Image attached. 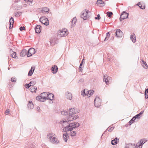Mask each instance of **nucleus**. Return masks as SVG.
Segmentation results:
<instances>
[{
	"instance_id": "obj_12",
	"label": "nucleus",
	"mask_w": 148,
	"mask_h": 148,
	"mask_svg": "<svg viewBox=\"0 0 148 148\" xmlns=\"http://www.w3.org/2000/svg\"><path fill=\"white\" fill-rule=\"evenodd\" d=\"M52 72L53 74L56 73L58 70V68L56 65L53 66L51 69Z\"/></svg>"
},
{
	"instance_id": "obj_2",
	"label": "nucleus",
	"mask_w": 148,
	"mask_h": 148,
	"mask_svg": "<svg viewBox=\"0 0 148 148\" xmlns=\"http://www.w3.org/2000/svg\"><path fill=\"white\" fill-rule=\"evenodd\" d=\"M47 93L46 92L41 93L40 95L36 97V99L39 101L44 102L47 99Z\"/></svg>"
},
{
	"instance_id": "obj_27",
	"label": "nucleus",
	"mask_w": 148,
	"mask_h": 148,
	"mask_svg": "<svg viewBox=\"0 0 148 148\" xmlns=\"http://www.w3.org/2000/svg\"><path fill=\"white\" fill-rule=\"evenodd\" d=\"M144 112V110H142L139 113L134 116L136 118V119H139L141 116L143 114Z\"/></svg>"
},
{
	"instance_id": "obj_11",
	"label": "nucleus",
	"mask_w": 148,
	"mask_h": 148,
	"mask_svg": "<svg viewBox=\"0 0 148 148\" xmlns=\"http://www.w3.org/2000/svg\"><path fill=\"white\" fill-rule=\"evenodd\" d=\"M41 26L39 25H37L35 27V32L37 34H39L41 32Z\"/></svg>"
},
{
	"instance_id": "obj_34",
	"label": "nucleus",
	"mask_w": 148,
	"mask_h": 148,
	"mask_svg": "<svg viewBox=\"0 0 148 148\" xmlns=\"http://www.w3.org/2000/svg\"><path fill=\"white\" fill-rule=\"evenodd\" d=\"M68 134H67V133L63 134V139L65 142H66L68 140L67 137L68 136Z\"/></svg>"
},
{
	"instance_id": "obj_46",
	"label": "nucleus",
	"mask_w": 148,
	"mask_h": 148,
	"mask_svg": "<svg viewBox=\"0 0 148 148\" xmlns=\"http://www.w3.org/2000/svg\"><path fill=\"white\" fill-rule=\"evenodd\" d=\"M137 148H142V146L140 143L138 142L136 144Z\"/></svg>"
},
{
	"instance_id": "obj_62",
	"label": "nucleus",
	"mask_w": 148,
	"mask_h": 148,
	"mask_svg": "<svg viewBox=\"0 0 148 148\" xmlns=\"http://www.w3.org/2000/svg\"><path fill=\"white\" fill-rule=\"evenodd\" d=\"M108 79V80L109 81H109L111 79V78L110 77L108 76V77H107Z\"/></svg>"
},
{
	"instance_id": "obj_5",
	"label": "nucleus",
	"mask_w": 148,
	"mask_h": 148,
	"mask_svg": "<svg viewBox=\"0 0 148 148\" xmlns=\"http://www.w3.org/2000/svg\"><path fill=\"white\" fill-rule=\"evenodd\" d=\"M129 15V13L126 12L125 11H123L121 14L119 18L120 21L128 18Z\"/></svg>"
},
{
	"instance_id": "obj_45",
	"label": "nucleus",
	"mask_w": 148,
	"mask_h": 148,
	"mask_svg": "<svg viewBox=\"0 0 148 148\" xmlns=\"http://www.w3.org/2000/svg\"><path fill=\"white\" fill-rule=\"evenodd\" d=\"M85 90V89L81 91V95L84 96H87Z\"/></svg>"
},
{
	"instance_id": "obj_26",
	"label": "nucleus",
	"mask_w": 148,
	"mask_h": 148,
	"mask_svg": "<svg viewBox=\"0 0 148 148\" xmlns=\"http://www.w3.org/2000/svg\"><path fill=\"white\" fill-rule=\"evenodd\" d=\"M37 90L36 87L32 86L29 89L30 91L32 93H35Z\"/></svg>"
},
{
	"instance_id": "obj_42",
	"label": "nucleus",
	"mask_w": 148,
	"mask_h": 148,
	"mask_svg": "<svg viewBox=\"0 0 148 148\" xmlns=\"http://www.w3.org/2000/svg\"><path fill=\"white\" fill-rule=\"evenodd\" d=\"M110 32H108L106 34V37L105 38L104 41H105L106 40H107L108 38H109L110 37Z\"/></svg>"
},
{
	"instance_id": "obj_64",
	"label": "nucleus",
	"mask_w": 148,
	"mask_h": 148,
	"mask_svg": "<svg viewBox=\"0 0 148 148\" xmlns=\"http://www.w3.org/2000/svg\"><path fill=\"white\" fill-rule=\"evenodd\" d=\"M78 123H77V122H74L73 123V124H74L75 125H76V126H77V125L78 124Z\"/></svg>"
},
{
	"instance_id": "obj_16",
	"label": "nucleus",
	"mask_w": 148,
	"mask_h": 148,
	"mask_svg": "<svg viewBox=\"0 0 148 148\" xmlns=\"http://www.w3.org/2000/svg\"><path fill=\"white\" fill-rule=\"evenodd\" d=\"M82 14L81 15V17L83 18L84 20H86L87 18L89 17V16L88 15H86L85 13V11L84 10L82 12Z\"/></svg>"
},
{
	"instance_id": "obj_14",
	"label": "nucleus",
	"mask_w": 148,
	"mask_h": 148,
	"mask_svg": "<svg viewBox=\"0 0 148 148\" xmlns=\"http://www.w3.org/2000/svg\"><path fill=\"white\" fill-rule=\"evenodd\" d=\"M49 139L51 142H53V143H59V141H58V139L55 137H53L51 136H49Z\"/></svg>"
},
{
	"instance_id": "obj_37",
	"label": "nucleus",
	"mask_w": 148,
	"mask_h": 148,
	"mask_svg": "<svg viewBox=\"0 0 148 148\" xmlns=\"http://www.w3.org/2000/svg\"><path fill=\"white\" fill-rule=\"evenodd\" d=\"M136 119V118L134 116L129 121L128 123H129V125H131L134 122L135 120Z\"/></svg>"
},
{
	"instance_id": "obj_51",
	"label": "nucleus",
	"mask_w": 148,
	"mask_h": 148,
	"mask_svg": "<svg viewBox=\"0 0 148 148\" xmlns=\"http://www.w3.org/2000/svg\"><path fill=\"white\" fill-rule=\"evenodd\" d=\"M64 34H66V36L68 34L69 32L67 29H66L65 28H64Z\"/></svg>"
},
{
	"instance_id": "obj_20",
	"label": "nucleus",
	"mask_w": 148,
	"mask_h": 148,
	"mask_svg": "<svg viewBox=\"0 0 148 148\" xmlns=\"http://www.w3.org/2000/svg\"><path fill=\"white\" fill-rule=\"evenodd\" d=\"M66 98L68 99L71 100L72 98V94L69 92H67L66 93Z\"/></svg>"
},
{
	"instance_id": "obj_29",
	"label": "nucleus",
	"mask_w": 148,
	"mask_h": 148,
	"mask_svg": "<svg viewBox=\"0 0 148 148\" xmlns=\"http://www.w3.org/2000/svg\"><path fill=\"white\" fill-rule=\"evenodd\" d=\"M141 61L142 62V64L143 67L145 69H147L148 68V66L146 62L144 60H142Z\"/></svg>"
},
{
	"instance_id": "obj_17",
	"label": "nucleus",
	"mask_w": 148,
	"mask_h": 148,
	"mask_svg": "<svg viewBox=\"0 0 148 148\" xmlns=\"http://www.w3.org/2000/svg\"><path fill=\"white\" fill-rule=\"evenodd\" d=\"M71 125L69 124L67 125L66 127H65L63 129V131L65 132H66L67 131H72L71 130V127H70Z\"/></svg>"
},
{
	"instance_id": "obj_13",
	"label": "nucleus",
	"mask_w": 148,
	"mask_h": 148,
	"mask_svg": "<svg viewBox=\"0 0 148 148\" xmlns=\"http://www.w3.org/2000/svg\"><path fill=\"white\" fill-rule=\"evenodd\" d=\"M96 4L98 6L100 7H103L105 5L104 1L102 0H97Z\"/></svg>"
},
{
	"instance_id": "obj_30",
	"label": "nucleus",
	"mask_w": 148,
	"mask_h": 148,
	"mask_svg": "<svg viewBox=\"0 0 148 148\" xmlns=\"http://www.w3.org/2000/svg\"><path fill=\"white\" fill-rule=\"evenodd\" d=\"M61 114L62 115L66 116L69 115V111L68 110H65L61 112Z\"/></svg>"
},
{
	"instance_id": "obj_8",
	"label": "nucleus",
	"mask_w": 148,
	"mask_h": 148,
	"mask_svg": "<svg viewBox=\"0 0 148 148\" xmlns=\"http://www.w3.org/2000/svg\"><path fill=\"white\" fill-rule=\"evenodd\" d=\"M36 52L35 49L33 48H31L27 51V57L32 56Z\"/></svg>"
},
{
	"instance_id": "obj_56",
	"label": "nucleus",
	"mask_w": 148,
	"mask_h": 148,
	"mask_svg": "<svg viewBox=\"0 0 148 148\" xmlns=\"http://www.w3.org/2000/svg\"><path fill=\"white\" fill-rule=\"evenodd\" d=\"M24 1L26 2L27 3H32L33 0H24Z\"/></svg>"
},
{
	"instance_id": "obj_44",
	"label": "nucleus",
	"mask_w": 148,
	"mask_h": 148,
	"mask_svg": "<svg viewBox=\"0 0 148 148\" xmlns=\"http://www.w3.org/2000/svg\"><path fill=\"white\" fill-rule=\"evenodd\" d=\"M29 84H31V86H34L36 83V82L35 81H32L29 82Z\"/></svg>"
},
{
	"instance_id": "obj_22",
	"label": "nucleus",
	"mask_w": 148,
	"mask_h": 148,
	"mask_svg": "<svg viewBox=\"0 0 148 148\" xmlns=\"http://www.w3.org/2000/svg\"><path fill=\"white\" fill-rule=\"evenodd\" d=\"M27 107L30 109H33L34 107V105L32 101H29L27 105Z\"/></svg>"
},
{
	"instance_id": "obj_43",
	"label": "nucleus",
	"mask_w": 148,
	"mask_h": 148,
	"mask_svg": "<svg viewBox=\"0 0 148 148\" xmlns=\"http://www.w3.org/2000/svg\"><path fill=\"white\" fill-rule=\"evenodd\" d=\"M14 19L13 17H11L10 19L9 23L10 25H11L12 24H14Z\"/></svg>"
},
{
	"instance_id": "obj_52",
	"label": "nucleus",
	"mask_w": 148,
	"mask_h": 148,
	"mask_svg": "<svg viewBox=\"0 0 148 148\" xmlns=\"http://www.w3.org/2000/svg\"><path fill=\"white\" fill-rule=\"evenodd\" d=\"M11 81L12 82H16V80L15 77H12L11 79Z\"/></svg>"
},
{
	"instance_id": "obj_33",
	"label": "nucleus",
	"mask_w": 148,
	"mask_h": 148,
	"mask_svg": "<svg viewBox=\"0 0 148 148\" xmlns=\"http://www.w3.org/2000/svg\"><path fill=\"white\" fill-rule=\"evenodd\" d=\"M107 77H108L107 75H105L103 77V81L106 82V84H109V81L108 80Z\"/></svg>"
},
{
	"instance_id": "obj_32",
	"label": "nucleus",
	"mask_w": 148,
	"mask_h": 148,
	"mask_svg": "<svg viewBox=\"0 0 148 148\" xmlns=\"http://www.w3.org/2000/svg\"><path fill=\"white\" fill-rule=\"evenodd\" d=\"M147 140L145 138L142 139L140 140L139 143L142 145H143L147 141Z\"/></svg>"
},
{
	"instance_id": "obj_36",
	"label": "nucleus",
	"mask_w": 148,
	"mask_h": 148,
	"mask_svg": "<svg viewBox=\"0 0 148 148\" xmlns=\"http://www.w3.org/2000/svg\"><path fill=\"white\" fill-rule=\"evenodd\" d=\"M17 53L16 52H13L12 54L11 55L12 57L16 59H18V57L16 56Z\"/></svg>"
},
{
	"instance_id": "obj_28",
	"label": "nucleus",
	"mask_w": 148,
	"mask_h": 148,
	"mask_svg": "<svg viewBox=\"0 0 148 148\" xmlns=\"http://www.w3.org/2000/svg\"><path fill=\"white\" fill-rule=\"evenodd\" d=\"M94 92V91L92 90L87 91L86 92L87 96L89 97H90L93 94Z\"/></svg>"
},
{
	"instance_id": "obj_6",
	"label": "nucleus",
	"mask_w": 148,
	"mask_h": 148,
	"mask_svg": "<svg viewBox=\"0 0 148 148\" xmlns=\"http://www.w3.org/2000/svg\"><path fill=\"white\" fill-rule=\"evenodd\" d=\"M39 21L41 23L46 26L49 25V23L48 18L45 16H42L39 19Z\"/></svg>"
},
{
	"instance_id": "obj_49",
	"label": "nucleus",
	"mask_w": 148,
	"mask_h": 148,
	"mask_svg": "<svg viewBox=\"0 0 148 148\" xmlns=\"http://www.w3.org/2000/svg\"><path fill=\"white\" fill-rule=\"evenodd\" d=\"M84 79L83 78H81L79 80V81L78 83H82L84 82Z\"/></svg>"
},
{
	"instance_id": "obj_31",
	"label": "nucleus",
	"mask_w": 148,
	"mask_h": 148,
	"mask_svg": "<svg viewBox=\"0 0 148 148\" xmlns=\"http://www.w3.org/2000/svg\"><path fill=\"white\" fill-rule=\"evenodd\" d=\"M60 33V34H59V35H60V36L61 37H64L66 36V34H64V29H63L62 30H61L59 31Z\"/></svg>"
},
{
	"instance_id": "obj_4",
	"label": "nucleus",
	"mask_w": 148,
	"mask_h": 148,
	"mask_svg": "<svg viewBox=\"0 0 148 148\" xmlns=\"http://www.w3.org/2000/svg\"><path fill=\"white\" fill-rule=\"evenodd\" d=\"M138 6L140 9H145V4L142 2H139L137 4L135 5L134 6L132 7L129 6L128 7V9L130 8H134Z\"/></svg>"
},
{
	"instance_id": "obj_40",
	"label": "nucleus",
	"mask_w": 148,
	"mask_h": 148,
	"mask_svg": "<svg viewBox=\"0 0 148 148\" xmlns=\"http://www.w3.org/2000/svg\"><path fill=\"white\" fill-rule=\"evenodd\" d=\"M145 99L148 98V88H146L145 90Z\"/></svg>"
},
{
	"instance_id": "obj_41",
	"label": "nucleus",
	"mask_w": 148,
	"mask_h": 148,
	"mask_svg": "<svg viewBox=\"0 0 148 148\" xmlns=\"http://www.w3.org/2000/svg\"><path fill=\"white\" fill-rule=\"evenodd\" d=\"M70 135L72 137L75 136L76 134V132L75 131H73L72 130L70 132Z\"/></svg>"
},
{
	"instance_id": "obj_60",
	"label": "nucleus",
	"mask_w": 148,
	"mask_h": 148,
	"mask_svg": "<svg viewBox=\"0 0 148 148\" xmlns=\"http://www.w3.org/2000/svg\"><path fill=\"white\" fill-rule=\"evenodd\" d=\"M54 135H55V134H54L53 133H50V134H49L48 136L49 137L50 136H52V137H53V136H54Z\"/></svg>"
},
{
	"instance_id": "obj_38",
	"label": "nucleus",
	"mask_w": 148,
	"mask_h": 148,
	"mask_svg": "<svg viewBox=\"0 0 148 148\" xmlns=\"http://www.w3.org/2000/svg\"><path fill=\"white\" fill-rule=\"evenodd\" d=\"M22 12H17L14 13V15L16 17H18L21 16L22 14Z\"/></svg>"
},
{
	"instance_id": "obj_3",
	"label": "nucleus",
	"mask_w": 148,
	"mask_h": 148,
	"mask_svg": "<svg viewBox=\"0 0 148 148\" xmlns=\"http://www.w3.org/2000/svg\"><path fill=\"white\" fill-rule=\"evenodd\" d=\"M101 100L99 97L97 96L94 100V104L96 107H99L101 104Z\"/></svg>"
},
{
	"instance_id": "obj_50",
	"label": "nucleus",
	"mask_w": 148,
	"mask_h": 148,
	"mask_svg": "<svg viewBox=\"0 0 148 148\" xmlns=\"http://www.w3.org/2000/svg\"><path fill=\"white\" fill-rule=\"evenodd\" d=\"M114 128V127H111L110 128H109V127H108V131L110 132H111V131L113 130Z\"/></svg>"
},
{
	"instance_id": "obj_58",
	"label": "nucleus",
	"mask_w": 148,
	"mask_h": 148,
	"mask_svg": "<svg viewBox=\"0 0 148 148\" xmlns=\"http://www.w3.org/2000/svg\"><path fill=\"white\" fill-rule=\"evenodd\" d=\"M13 27V24H12L11 25H10V24L9 26V29H12Z\"/></svg>"
},
{
	"instance_id": "obj_53",
	"label": "nucleus",
	"mask_w": 148,
	"mask_h": 148,
	"mask_svg": "<svg viewBox=\"0 0 148 148\" xmlns=\"http://www.w3.org/2000/svg\"><path fill=\"white\" fill-rule=\"evenodd\" d=\"M82 64H80V65L79 67V69L80 71H82Z\"/></svg>"
},
{
	"instance_id": "obj_25",
	"label": "nucleus",
	"mask_w": 148,
	"mask_h": 148,
	"mask_svg": "<svg viewBox=\"0 0 148 148\" xmlns=\"http://www.w3.org/2000/svg\"><path fill=\"white\" fill-rule=\"evenodd\" d=\"M69 124L70 125H71L70 127H71V130H73L75 128L78 127H79L80 125L79 123H78L77 126H77H76V125H75L74 124H73V123H71Z\"/></svg>"
},
{
	"instance_id": "obj_24",
	"label": "nucleus",
	"mask_w": 148,
	"mask_h": 148,
	"mask_svg": "<svg viewBox=\"0 0 148 148\" xmlns=\"http://www.w3.org/2000/svg\"><path fill=\"white\" fill-rule=\"evenodd\" d=\"M77 22V18L76 17H75L73 18L71 21V27H73L76 24Z\"/></svg>"
},
{
	"instance_id": "obj_61",
	"label": "nucleus",
	"mask_w": 148,
	"mask_h": 148,
	"mask_svg": "<svg viewBox=\"0 0 148 148\" xmlns=\"http://www.w3.org/2000/svg\"><path fill=\"white\" fill-rule=\"evenodd\" d=\"M38 9H42V10H43V9H49L48 8H47V7H44V8H42V9L41 8H38Z\"/></svg>"
},
{
	"instance_id": "obj_55",
	"label": "nucleus",
	"mask_w": 148,
	"mask_h": 148,
	"mask_svg": "<svg viewBox=\"0 0 148 148\" xmlns=\"http://www.w3.org/2000/svg\"><path fill=\"white\" fill-rule=\"evenodd\" d=\"M10 112V110L8 109H7L5 111V114L8 115Z\"/></svg>"
},
{
	"instance_id": "obj_47",
	"label": "nucleus",
	"mask_w": 148,
	"mask_h": 148,
	"mask_svg": "<svg viewBox=\"0 0 148 148\" xmlns=\"http://www.w3.org/2000/svg\"><path fill=\"white\" fill-rule=\"evenodd\" d=\"M31 86V85L29 84V83L25 84V88H26L28 89Z\"/></svg>"
},
{
	"instance_id": "obj_1",
	"label": "nucleus",
	"mask_w": 148,
	"mask_h": 148,
	"mask_svg": "<svg viewBox=\"0 0 148 148\" xmlns=\"http://www.w3.org/2000/svg\"><path fill=\"white\" fill-rule=\"evenodd\" d=\"M78 117L79 116L78 115H75V116H74L69 114V115L66 118H63L61 120L60 123V124H62L64 127V124H65V125H66L68 124V122L75 120L78 118Z\"/></svg>"
},
{
	"instance_id": "obj_10",
	"label": "nucleus",
	"mask_w": 148,
	"mask_h": 148,
	"mask_svg": "<svg viewBox=\"0 0 148 148\" xmlns=\"http://www.w3.org/2000/svg\"><path fill=\"white\" fill-rule=\"evenodd\" d=\"M58 42V40L56 38H51L50 40V42L51 45H53L55 44H57Z\"/></svg>"
},
{
	"instance_id": "obj_59",
	"label": "nucleus",
	"mask_w": 148,
	"mask_h": 148,
	"mask_svg": "<svg viewBox=\"0 0 148 148\" xmlns=\"http://www.w3.org/2000/svg\"><path fill=\"white\" fill-rule=\"evenodd\" d=\"M85 14H86V15H88V13L89 12V11H88V10H85Z\"/></svg>"
},
{
	"instance_id": "obj_19",
	"label": "nucleus",
	"mask_w": 148,
	"mask_h": 148,
	"mask_svg": "<svg viewBox=\"0 0 148 148\" xmlns=\"http://www.w3.org/2000/svg\"><path fill=\"white\" fill-rule=\"evenodd\" d=\"M47 100H49L51 101H52L53 100V98L54 97V95L52 93H49L47 94Z\"/></svg>"
},
{
	"instance_id": "obj_9",
	"label": "nucleus",
	"mask_w": 148,
	"mask_h": 148,
	"mask_svg": "<svg viewBox=\"0 0 148 148\" xmlns=\"http://www.w3.org/2000/svg\"><path fill=\"white\" fill-rule=\"evenodd\" d=\"M116 36L117 37L121 38L123 35V33L120 29H117L116 32H115Z\"/></svg>"
},
{
	"instance_id": "obj_21",
	"label": "nucleus",
	"mask_w": 148,
	"mask_h": 148,
	"mask_svg": "<svg viewBox=\"0 0 148 148\" xmlns=\"http://www.w3.org/2000/svg\"><path fill=\"white\" fill-rule=\"evenodd\" d=\"M130 38L133 43H135L136 41V37L134 33L132 34L130 36Z\"/></svg>"
},
{
	"instance_id": "obj_23",
	"label": "nucleus",
	"mask_w": 148,
	"mask_h": 148,
	"mask_svg": "<svg viewBox=\"0 0 148 148\" xmlns=\"http://www.w3.org/2000/svg\"><path fill=\"white\" fill-rule=\"evenodd\" d=\"M35 69V67H32L29 70V71L28 72V75L29 76H31L33 74V73Z\"/></svg>"
},
{
	"instance_id": "obj_48",
	"label": "nucleus",
	"mask_w": 148,
	"mask_h": 148,
	"mask_svg": "<svg viewBox=\"0 0 148 148\" xmlns=\"http://www.w3.org/2000/svg\"><path fill=\"white\" fill-rule=\"evenodd\" d=\"M100 18H101V17H100V15L99 14H98L97 15V17H95V20H99V19H100Z\"/></svg>"
},
{
	"instance_id": "obj_35",
	"label": "nucleus",
	"mask_w": 148,
	"mask_h": 148,
	"mask_svg": "<svg viewBox=\"0 0 148 148\" xmlns=\"http://www.w3.org/2000/svg\"><path fill=\"white\" fill-rule=\"evenodd\" d=\"M134 144L130 143L126 144L125 147L124 148H133V145Z\"/></svg>"
},
{
	"instance_id": "obj_63",
	"label": "nucleus",
	"mask_w": 148,
	"mask_h": 148,
	"mask_svg": "<svg viewBox=\"0 0 148 148\" xmlns=\"http://www.w3.org/2000/svg\"><path fill=\"white\" fill-rule=\"evenodd\" d=\"M37 110L38 112H40V108L39 107H37Z\"/></svg>"
},
{
	"instance_id": "obj_7",
	"label": "nucleus",
	"mask_w": 148,
	"mask_h": 148,
	"mask_svg": "<svg viewBox=\"0 0 148 148\" xmlns=\"http://www.w3.org/2000/svg\"><path fill=\"white\" fill-rule=\"evenodd\" d=\"M69 111V114L71 115L79 113V111L78 110L77 108H70Z\"/></svg>"
},
{
	"instance_id": "obj_57",
	"label": "nucleus",
	"mask_w": 148,
	"mask_h": 148,
	"mask_svg": "<svg viewBox=\"0 0 148 148\" xmlns=\"http://www.w3.org/2000/svg\"><path fill=\"white\" fill-rule=\"evenodd\" d=\"M49 10H48L47 11H45V10H41V12L42 13H43L44 12H46L47 13H48L49 12Z\"/></svg>"
},
{
	"instance_id": "obj_39",
	"label": "nucleus",
	"mask_w": 148,
	"mask_h": 148,
	"mask_svg": "<svg viewBox=\"0 0 148 148\" xmlns=\"http://www.w3.org/2000/svg\"><path fill=\"white\" fill-rule=\"evenodd\" d=\"M113 14V13L112 12L110 11H108L106 12V15L109 18L112 17V16Z\"/></svg>"
},
{
	"instance_id": "obj_18",
	"label": "nucleus",
	"mask_w": 148,
	"mask_h": 148,
	"mask_svg": "<svg viewBox=\"0 0 148 148\" xmlns=\"http://www.w3.org/2000/svg\"><path fill=\"white\" fill-rule=\"evenodd\" d=\"M27 51L26 49H22L20 53V56L23 57L25 56L26 55L27 56Z\"/></svg>"
},
{
	"instance_id": "obj_15",
	"label": "nucleus",
	"mask_w": 148,
	"mask_h": 148,
	"mask_svg": "<svg viewBox=\"0 0 148 148\" xmlns=\"http://www.w3.org/2000/svg\"><path fill=\"white\" fill-rule=\"evenodd\" d=\"M119 139L116 137L114 139L111 141V143L112 145H115L119 143Z\"/></svg>"
},
{
	"instance_id": "obj_54",
	"label": "nucleus",
	"mask_w": 148,
	"mask_h": 148,
	"mask_svg": "<svg viewBox=\"0 0 148 148\" xmlns=\"http://www.w3.org/2000/svg\"><path fill=\"white\" fill-rule=\"evenodd\" d=\"M19 29L21 31H22L23 30H25V27L24 26H21L19 28Z\"/></svg>"
}]
</instances>
